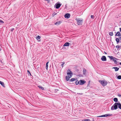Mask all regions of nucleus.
I'll use <instances>...</instances> for the list:
<instances>
[{
    "label": "nucleus",
    "instance_id": "72a5a7b5",
    "mask_svg": "<svg viewBox=\"0 0 121 121\" xmlns=\"http://www.w3.org/2000/svg\"><path fill=\"white\" fill-rule=\"evenodd\" d=\"M14 30V29L13 28H12L11 29V31H13V30Z\"/></svg>",
    "mask_w": 121,
    "mask_h": 121
},
{
    "label": "nucleus",
    "instance_id": "f257e3e1",
    "mask_svg": "<svg viewBox=\"0 0 121 121\" xmlns=\"http://www.w3.org/2000/svg\"><path fill=\"white\" fill-rule=\"evenodd\" d=\"M118 106L119 108L121 109V104L119 102L115 103L111 108V110H116L118 108Z\"/></svg>",
    "mask_w": 121,
    "mask_h": 121
},
{
    "label": "nucleus",
    "instance_id": "4468645a",
    "mask_svg": "<svg viewBox=\"0 0 121 121\" xmlns=\"http://www.w3.org/2000/svg\"><path fill=\"white\" fill-rule=\"evenodd\" d=\"M112 68L114 69L115 71H118L119 69V68L117 67H113Z\"/></svg>",
    "mask_w": 121,
    "mask_h": 121
},
{
    "label": "nucleus",
    "instance_id": "1a4fd4ad",
    "mask_svg": "<svg viewBox=\"0 0 121 121\" xmlns=\"http://www.w3.org/2000/svg\"><path fill=\"white\" fill-rule=\"evenodd\" d=\"M70 16V14L69 13L66 14L65 15V18L67 19L69 18Z\"/></svg>",
    "mask_w": 121,
    "mask_h": 121
},
{
    "label": "nucleus",
    "instance_id": "2eb2a0df",
    "mask_svg": "<svg viewBox=\"0 0 121 121\" xmlns=\"http://www.w3.org/2000/svg\"><path fill=\"white\" fill-rule=\"evenodd\" d=\"M71 77H70L66 76L65 77L66 80L67 81H69V79L70 78H71Z\"/></svg>",
    "mask_w": 121,
    "mask_h": 121
},
{
    "label": "nucleus",
    "instance_id": "bb28decb",
    "mask_svg": "<svg viewBox=\"0 0 121 121\" xmlns=\"http://www.w3.org/2000/svg\"><path fill=\"white\" fill-rule=\"evenodd\" d=\"M27 72L28 73V74L29 75H30V76H32V75L31 74L29 70H27Z\"/></svg>",
    "mask_w": 121,
    "mask_h": 121
},
{
    "label": "nucleus",
    "instance_id": "f03ea898",
    "mask_svg": "<svg viewBox=\"0 0 121 121\" xmlns=\"http://www.w3.org/2000/svg\"><path fill=\"white\" fill-rule=\"evenodd\" d=\"M77 24L78 25H81L83 22L82 20L80 19H76Z\"/></svg>",
    "mask_w": 121,
    "mask_h": 121
},
{
    "label": "nucleus",
    "instance_id": "0eeeda50",
    "mask_svg": "<svg viewBox=\"0 0 121 121\" xmlns=\"http://www.w3.org/2000/svg\"><path fill=\"white\" fill-rule=\"evenodd\" d=\"M61 4L59 3H56L54 5V7L56 9H58L61 6Z\"/></svg>",
    "mask_w": 121,
    "mask_h": 121
},
{
    "label": "nucleus",
    "instance_id": "a878e982",
    "mask_svg": "<svg viewBox=\"0 0 121 121\" xmlns=\"http://www.w3.org/2000/svg\"><path fill=\"white\" fill-rule=\"evenodd\" d=\"M41 38V37L39 35H38L36 37V39L37 40H38L40 39Z\"/></svg>",
    "mask_w": 121,
    "mask_h": 121
},
{
    "label": "nucleus",
    "instance_id": "473e14b6",
    "mask_svg": "<svg viewBox=\"0 0 121 121\" xmlns=\"http://www.w3.org/2000/svg\"><path fill=\"white\" fill-rule=\"evenodd\" d=\"M91 18H94V16L93 15H91Z\"/></svg>",
    "mask_w": 121,
    "mask_h": 121
},
{
    "label": "nucleus",
    "instance_id": "b1692460",
    "mask_svg": "<svg viewBox=\"0 0 121 121\" xmlns=\"http://www.w3.org/2000/svg\"><path fill=\"white\" fill-rule=\"evenodd\" d=\"M116 41L117 42V43L118 44V43L119 42V40L118 38H116Z\"/></svg>",
    "mask_w": 121,
    "mask_h": 121
},
{
    "label": "nucleus",
    "instance_id": "9d476101",
    "mask_svg": "<svg viewBox=\"0 0 121 121\" xmlns=\"http://www.w3.org/2000/svg\"><path fill=\"white\" fill-rule=\"evenodd\" d=\"M101 59V60L103 61H105L106 60V57L105 56H102Z\"/></svg>",
    "mask_w": 121,
    "mask_h": 121
},
{
    "label": "nucleus",
    "instance_id": "f3484780",
    "mask_svg": "<svg viewBox=\"0 0 121 121\" xmlns=\"http://www.w3.org/2000/svg\"><path fill=\"white\" fill-rule=\"evenodd\" d=\"M76 81L75 82V84L76 85H78L79 83V82L77 79L75 80Z\"/></svg>",
    "mask_w": 121,
    "mask_h": 121
},
{
    "label": "nucleus",
    "instance_id": "7ed1b4c3",
    "mask_svg": "<svg viewBox=\"0 0 121 121\" xmlns=\"http://www.w3.org/2000/svg\"><path fill=\"white\" fill-rule=\"evenodd\" d=\"M108 57L111 60H112V61L114 62H116V60H118V59L112 56H108Z\"/></svg>",
    "mask_w": 121,
    "mask_h": 121
},
{
    "label": "nucleus",
    "instance_id": "9b49d317",
    "mask_svg": "<svg viewBox=\"0 0 121 121\" xmlns=\"http://www.w3.org/2000/svg\"><path fill=\"white\" fill-rule=\"evenodd\" d=\"M115 36H121V33L119 31H118L117 32V33L115 35Z\"/></svg>",
    "mask_w": 121,
    "mask_h": 121
},
{
    "label": "nucleus",
    "instance_id": "6ab92c4d",
    "mask_svg": "<svg viewBox=\"0 0 121 121\" xmlns=\"http://www.w3.org/2000/svg\"><path fill=\"white\" fill-rule=\"evenodd\" d=\"M38 87L39 88H40L41 90H44V88L43 87H42V86H38Z\"/></svg>",
    "mask_w": 121,
    "mask_h": 121
},
{
    "label": "nucleus",
    "instance_id": "e433bc0d",
    "mask_svg": "<svg viewBox=\"0 0 121 121\" xmlns=\"http://www.w3.org/2000/svg\"><path fill=\"white\" fill-rule=\"evenodd\" d=\"M78 94H80V95H82L83 94L82 93H77Z\"/></svg>",
    "mask_w": 121,
    "mask_h": 121
},
{
    "label": "nucleus",
    "instance_id": "58836bf2",
    "mask_svg": "<svg viewBox=\"0 0 121 121\" xmlns=\"http://www.w3.org/2000/svg\"><path fill=\"white\" fill-rule=\"evenodd\" d=\"M104 53L106 54H107V53L105 52H104Z\"/></svg>",
    "mask_w": 121,
    "mask_h": 121
},
{
    "label": "nucleus",
    "instance_id": "c9c22d12",
    "mask_svg": "<svg viewBox=\"0 0 121 121\" xmlns=\"http://www.w3.org/2000/svg\"><path fill=\"white\" fill-rule=\"evenodd\" d=\"M119 39H121V36L119 37Z\"/></svg>",
    "mask_w": 121,
    "mask_h": 121
},
{
    "label": "nucleus",
    "instance_id": "6e6552de",
    "mask_svg": "<svg viewBox=\"0 0 121 121\" xmlns=\"http://www.w3.org/2000/svg\"><path fill=\"white\" fill-rule=\"evenodd\" d=\"M79 84L80 85H83L86 82L84 80H80L79 81Z\"/></svg>",
    "mask_w": 121,
    "mask_h": 121
},
{
    "label": "nucleus",
    "instance_id": "4c0bfd02",
    "mask_svg": "<svg viewBox=\"0 0 121 121\" xmlns=\"http://www.w3.org/2000/svg\"><path fill=\"white\" fill-rule=\"evenodd\" d=\"M119 29L120 30V31L121 32V27Z\"/></svg>",
    "mask_w": 121,
    "mask_h": 121
},
{
    "label": "nucleus",
    "instance_id": "ddd939ff",
    "mask_svg": "<svg viewBox=\"0 0 121 121\" xmlns=\"http://www.w3.org/2000/svg\"><path fill=\"white\" fill-rule=\"evenodd\" d=\"M61 22L60 21H59L58 22H56L55 23V24L56 25H60V24L61 23Z\"/></svg>",
    "mask_w": 121,
    "mask_h": 121
},
{
    "label": "nucleus",
    "instance_id": "a19ab883",
    "mask_svg": "<svg viewBox=\"0 0 121 121\" xmlns=\"http://www.w3.org/2000/svg\"><path fill=\"white\" fill-rule=\"evenodd\" d=\"M119 64H120V65H121V62Z\"/></svg>",
    "mask_w": 121,
    "mask_h": 121
},
{
    "label": "nucleus",
    "instance_id": "5701e85b",
    "mask_svg": "<svg viewBox=\"0 0 121 121\" xmlns=\"http://www.w3.org/2000/svg\"><path fill=\"white\" fill-rule=\"evenodd\" d=\"M86 70L84 69L83 70V73L84 75H85L86 74Z\"/></svg>",
    "mask_w": 121,
    "mask_h": 121
},
{
    "label": "nucleus",
    "instance_id": "393cba45",
    "mask_svg": "<svg viewBox=\"0 0 121 121\" xmlns=\"http://www.w3.org/2000/svg\"><path fill=\"white\" fill-rule=\"evenodd\" d=\"M75 80V78H73L71 79L70 80V82H73V81H74Z\"/></svg>",
    "mask_w": 121,
    "mask_h": 121
},
{
    "label": "nucleus",
    "instance_id": "a211bd4d",
    "mask_svg": "<svg viewBox=\"0 0 121 121\" xmlns=\"http://www.w3.org/2000/svg\"><path fill=\"white\" fill-rule=\"evenodd\" d=\"M49 62H48L46 64V68L47 70H48V63Z\"/></svg>",
    "mask_w": 121,
    "mask_h": 121
},
{
    "label": "nucleus",
    "instance_id": "cd10ccee",
    "mask_svg": "<svg viewBox=\"0 0 121 121\" xmlns=\"http://www.w3.org/2000/svg\"><path fill=\"white\" fill-rule=\"evenodd\" d=\"M82 121H90V120L89 119H85L82 120Z\"/></svg>",
    "mask_w": 121,
    "mask_h": 121
},
{
    "label": "nucleus",
    "instance_id": "20e7f679",
    "mask_svg": "<svg viewBox=\"0 0 121 121\" xmlns=\"http://www.w3.org/2000/svg\"><path fill=\"white\" fill-rule=\"evenodd\" d=\"M99 81L101 84L103 86H105L106 85L107 83V82H105L103 80H99Z\"/></svg>",
    "mask_w": 121,
    "mask_h": 121
},
{
    "label": "nucleus",
    "instance_id": "4be33fe9",
    "mask_svg": "<svg viewBox=\"0 0 121 121\" xmlns=\"http://www.w3.org/2000/svg\"><path fill=\"white\" fill-rule=\"evenodd\" d=\"M4 23V22L3 21L0 19V25L3 24Z\"/></svg>",
    "mask_w": 121,
    "mask_h": 121
},
{
    "label": "nucleus",
    "instance_id": "423d86ee",
    "mask_svg": "<svg viewBox=\"0 0 121 121\" xmlns=\"http://www.w3.org/2000/svg\"><path fill=\"white\" fill-rule=\"evenodd\" d=\"M67 71L68 72L67 73V74L68 76H69H69H70V77H71L73 75V73L69 69H68Z\"/></svg>",
    "mask_w": 121,
    "mask_h": 121
},
{
    "label": "nucleus",
    "instance_id": "dca6fc26",
    "mask_svg": "<svg viewBox=\"0 0 121 121\" xmlns=\"http://www.w3.org/2000/svg\"><path fill=\"white\" fill-rule=\"evenodd\" d=\"M0 84L1 85L4 87H5V86L4 83L2 82L1 81H0Z\"/></svg>",
    "mask_w": 121,
    "mask_h": 121
},
{
    "label": "nucleus",
    "instance_id": "f8f14e48",
    "mask_svg": "<svg viewBox=\"0 0 121 121\" xmlns=\"http://www.w3.org/2000/svg\"><path fill=\"white\" fill-rule=\"evenodd\" d=\"M70 43L69 42H66L64 45V46H69Z\"/></svg>",
    "mask_w": 121,
    "mask_h": 121
},
{
    "label": "nucleus",
    "instance_id": "412c9836",
    "mask_svg": "<svg viewBox=\"0 0 121 121\" xmlns=\"http://www.w3.org/2000/svg\"><path fill=\"white\" fill-rule=\"evenodd\" d=\"M121 47V46H120L119 45H117L116 46V47L117 48V50H118L120 49Z\"/></svg>",
    "mask_w": 121,
    "mask_h": 121
},
{
    "label": "nucleus",
    "instance_id": "c756f323",
    "mask_svg": "<svg viewBox=\"0 0 121 121\" xmlns=\"http://www.w3.org/2000/svg\"><path fill=\"white\" fill-rule=\"evenodd\" d=\"M109 35L111 36H112L113 35V33L112 32H110L109 33Z\"/></svg>",
    "mask_w": 121,
    "mask_h": 121
},
{
    "label": "nucleus",
    "instance_id": "aec40b11",
    "mask_svg": "<svg viewBox=\"0 0 121 121\" xmlns=\"http://www.w3.org/2000/svg\"><path fill=\"white\" fill-rule=\"evenodd\" d=\"M113 100L114 101L116 102H117L118 101V99L117 98H115L113 99Z\"/></svg>",
    "mask_w": 121,
    "mask_h": 121
},
{
    "label": "nucleus",
    "instance_id": "7c9ffc66",
    "mask_svg": "<svg viewBox=\"0 0 121 121\" xmlns=\"http://www.w3.org/2000/svg\"><path fill=\"white\" fill-rule=\"evenodd\" d=\"M61 63H62V64L61 65V66H62V67H63V66L65 64V62H62Z\"/></svg>",
    "mask_w": 121,
    "mask_h": 121
},
{
    "label": "nucleus",
    "instance_id": "f704fd0d",
    "mask_svg": "<svg viewBox=\"0 0 121 121\" xmlns=\"http://www.w3.org/2000/svg\"><path fill=\"white\" fill-rule=\"evenodd\" d=\"M118 96L119 97L121 96V94H118Z\"/></svg>",
    "mask_w": 121,
    "mask_h": 121
},
{
    "label": "nucleus",
    "instance_id": "2f4dec72",
    "mask_svg": "<svg viewBox=\"0 0 121 121\" xmlns=\"http://www.w3.org/2000/svg\"><path fill=\"white\" fill-rule=\"evenodd\" d=\"M117 60H116V62H114L115 63V64L117 65L118 63L117 62Z\"/></svg>",
    "mask_w": 121,
    "mask_h": 121
},
{
    "label": "nucleus",
    "instance_id": "ea45409f",
    "mask_svg": "<svg viewBox=\"0 0 121 121\" xmlns=\"http://www.w3.org/2000/svg\"><path fill=\"white\" fill-rule=\"evenodd\" d=\"M57 90H57V89H56V90H55V91H57Z\"/></svg>",
    "mask_w": 121,
    "mask_h": 121
},
{
    "label": "nucleus",
    "instance_id": "39448f33",
    "mask_svg": "<svg viewBox=\"0 0 121 121\" xmlns=\"http://www.w3.org/2000/svg\"><path fill=\"white\" fill-rule=\"evenodd\" d=\"M112 114H106L105 115H102L101 116H98L97 117H106L108 116H112Z\"/></svg>",
    "mask_w": 121,
    "mask_h": 121
},
{
    "label": "nucleus",
    "instance_id": "c85d7f7f",
    "mask_svg": "<svg viewBox=\"0 0 121 121\" xmlns=\"http://www.w3.org/2000/svg\"><path fill=\"white\" fill-rule=\"evenodd\" d=\"M117 78L118 79H121V75L118 76L117 77Z\"/></svg>",
    "mask_w": 121,
    "mask_h": 121
}]
</instances>
